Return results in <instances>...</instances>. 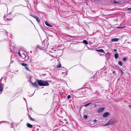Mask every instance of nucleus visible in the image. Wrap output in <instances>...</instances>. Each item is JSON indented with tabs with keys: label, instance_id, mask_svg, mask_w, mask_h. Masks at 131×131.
I'll list each match as a JSON object with an SVG mask.
<instances>
[{
	"label": "nucleus",
	"instance_id": "29",
	"mask_svg": "<svg viewBox=\"0 0 131 131\" xmlns=\"http://www.w3.org/2000/svg\"><path fill=\"white\" fill-rule=\"evenodd\" d=\"M11 127H13V124L12 123L11 124Z\"/></svg>",
	"mask_w": 131,
	"mask_h": 131
},
{
	"label": "nucleus",
	"instance_id": "16",
	"mask_svg": "<svg viewBox=\"0 0 131 131\" xmlns=\"http://www.w3.org/2000/svg\"><path fill=\"white\" fill-rule=\"evenodd\" d=\"M21 49H20L19 50V51H21ZM18 54L19 55V56L20 57H22V56L20 53V52L19 51V52H18Z\"/></svg>",
	"mask_w": 131,
	"mask_h": 131
},
{
	"label": "nucleus",
	"instance_id": "4",
	"mask_svg": "<svg viewBox=\"0 0 131 131\" xmlns=\"http://www.w3.org/2000/svg\"><path fill=\"white\" fill-rule=\"evenodd\" d=\"M110 115L108 112H106L104 113L103 115V116L104 117H106Z\"/></svg>",
	"mask_w": 131,
	"mask_h": 131
},
{
	"label": "nucleus",
	"instance_id": "28",
	"mask_svg": "<svg viewBox=\"0 0 131 131\" xmlns=\"http://www.w3.org/2000/svg\"><path fill=\"white\" fill-rule=\"evenodd\" d=\"M128 9L130 10H131V7L128 8Z\"/></svg>",
	"mask_w": 131,
	"mask_h": 131
},
{
	"label": "nucleus",
	"instance_id": "9",
	"mask_svg": "<svg viewBox=\"0 0 131 131\" xmlns=\"http://www.w3.org/2000/svg\"><path fill=\"white\" fill-rule=\"evenodd\" d=\"M6 17H6L5 16L4 17V19L5 21H6L8 20H9L10 19H9L8 18H7L8 17L7 15L6 16Z\"/></svg>",
	"mask_w": 131,
	"mask_h": 131
},
{
	"label": "nucleus",
	"instance_id": "26",
	"mask_svg": "<svg viewBox=\"0 0 131 131\" xmlns=\"http://www.w3.org/2000/svg\"><path fill=\"white\" fill-rule=\"evenodd\" d=\"M114 2L115 3H118V2H116L115 1H114Z\"/></svg>",
	"mask_w": 131,
	"mask_h": 131
},
{
	"label": "nucleus",
	"instance_id": "2",
	"mask_svg": "<svg viewBox=\"0 0 131 131\" xmlns=\"http://www.w3.org/2000/svg\"><path fill=\"white\" fill-rule=\"evenodd\" d=\"M117 122L116 121L113 120L112 119H111L108 121L107 123L104 125L105 126H107L108 125L113 124Z\"/></svg>",
	"mask_w": 131,
	"mask_h": 131
},
{
	"label": "nucleus",
	"instance_id": "30",
	"mask_svg": "<svg viewBox=\"0 0 131 131\" xmlns=\"http://www.w3.org/2000/svg\"><path fill=\"white\" fill-rule=\"evenodd\" d=\"M115 73V71H113V72H112V73L113 74H114Z\"/></svg>",
	"mask_w": 131,
	"mask_h": 131
},
{
	"label": "nucleus",
	"instance_id": "10",
	"mask_svg": "<svg viewBox=\"0 0 131 131\" xmlns=\"http://www.w3.org/2000/svg\"><path fill=\"white\" fill-rule=\"evenodd\" d=\"M115 58L116 59L117 58L119 57V55L117 53H116L114 55Z\"/></svg>",
	"mask_w": 131,
	"mask_h": 131
},
{
	"label": "nucleus",
	"instance_id": "12",
	"mask_svg": "<svg viewBox=\"0 0 131 131\" xmlns=\"http://www.w3.org/2000/svg\"><path fill=\"white\" fill-rule=\"evenodd\" d=\"M35 18L36 19V20L38 22H39L40 21V20L39 18L37 17H35Z\"/></svg>",
	"mask_w": 131,
	"mask_h": 131
},
{
	"label": "nucleus",
	"instance_id": "18",
	"mask_svg": "<svg viewBox=\"0 0 131 131\" xmlns=\"http://www.w3.org/2000/svg\"><path fill=\"white\" fill-rule=\"evenodd\" d=\"M61 64L60 63L57 66V68H60L61 67Z\"/></svg>",
	"mask_w": 131,
	"mask_h": 131
},
{
	"label": "nucleus",
	"instance_id": "23",
	"mask_svg": "<svg viewBox=\"0 0 131 131\" xmlns=\"http://www.w3.org/2000/svg\"><path fill=\"white\" fill-rule=\"evenodd\" d=\"M25 68L26 69V70H28V71H30V70H29V69H28V68L27 67H25Z\"/></svg>",
	"mask_w": 131,
	"mask_h": 131
},
{
	"label": "nucleus",
	"instance_id": "32",
	"mask_svg": "<svg viewBox=\"0 0 131 131\" xmlns=\"http://www.w3.org/2000/svg\"><path fill=\"white\" fill-rule=\"evenodd\" d=\"M121 72L122 73H123V72L122 70H121Z\"/></svg>",
	"mask_w": 131,
	"mask_h": 131
},
{
	"label": "nucleus",
	"instance_id": "5",
	"mask_svg": "<svg viewBox=\"0 0 131 131\" xmlns=\"http://www.w3.org/2000/svg\"><path fill=\"white\" fill-rule=\"evenodd\" d=\"M119 39L117 38H112L111 39V41L112 42H116L118 41Z\"/></svg>",
	"mask_w": 131,
	"mask_h": 131
},
{
	"label": "nucleus",
	"instance_id": "21",
	"mask_svg": "<svg viewBox=\"0 0 131 131\" xmlns=\"http://www.w3.org/2000/svg\"><path fill=\"white\" fill-rule=\"evenodd\" d=\"M127 60V59L126 57H124L123 59V60L124 61H125Z\"/></svg>",
	"mask_w": 131,
	"mask_h": 131
},
{
	"label": "nucleus",
	"instance_id": "6",
	"mask_svg": "<svg viewBox=\"0 0 131 131\" xmlns=\"http://www.w3.org/2000/svg\"><path fill=\"white\" fill-rule=\"evenodd\" d=\"M31 84L32 85L35 87H37L38 86L37 83L36 82L34 83L32 82H30Z\"/></svg>",
	"mask_w": 131,
	"mask_h": 131
},
{
	"label": "nucleus",
	"instance_id": "19",
	"mask_svg": "<svg viewBox=\"0 0 131 131\" xmlns=\"http://www.w3.org/2000/svg\"><path fill=\"white\" fill-rule=\"evenodd\" d=\"M71 95H69L67 96V99H69L71 98Z\"/></svg>",
	"mask_w": 131,
	"mask_h": 131
},
{
	"label": "nucleus",
	"instance_id": "24",
	"mask_svg": "<svg viewBox=\"0 0 131 131\" xmlns=\"http://www.w3.org/2000/svg\"><path fill=\"white\" fill-rule=\"evenodd\" d=\"M29 117L30 119V120L32 121H34V119L33 118H32L29 115Z\"/></svg>",
	"mask_w": 131,
	"mask_h": 131
},
{
	"label": "nucleus",
	"instance_id": "14",
	"mask_svg": "<svg viewBox=\"0 0 131 131\" xmlns=\"http://www.w3.org/2000/svg\"><path fill=\"white\" fill-rule=\"evenodd\" d=\"M118 64L119 65L121 66H122L123 64L122 62L121 61H118Z\"/></svg>",
	"mask_w": 131,
	"mask_h": 131
},
{
	"label": "nucleus",
	"instance_id": "15",
	"mask_svg": "<svg viewBox=\"0 0 131 131\" xmlns=\"http://www.w3.org/2000/svg\"><path fill=\"white\" fill-rule=\"evenodd\" d=\"M83 42L86 45H87L88 44V42L85 40H84L83 41Z\"/></svg>",
	"mask_w": 131,
	"mask_h": 131
},
{
	"label": "nucleus",
	"instance_id": "8",
	"mask_svg": "<svg viewBox=\"0 0 131 131\" xmlns=\"http://www.w3.org/2000/svg\"><path fill=\"white\" fill-rule=\"evenodd\" d=\"M96 51H97L101 52L104 53V50L103 49H99V50H96Z\"/></svg>",
	"mask_w": 131,
	"mask_h": 131
},
{
	"label": "nucleus",
	"instance_id": "13",
	"mask_svg": "<svg viewBox=\"0 0 131 131\" xmlns=\"http://www.w3.org/2000/svg\"><path fill=\"white\" fill-rule=\"evenodd\" d=\"M21 64L22 66L25 67H26L27 65V64L24 63H21Z\"/></svg>",
	"mask_w": 131,
	"mask_h": 131
},
{
	"label": "nucleus",
	"instance_id": "33",
	"mask_svg": "<svg viewBox=\"0 0 131 131\" xmlns=\"http://www.w3.org/2000/svg\"><path fill=\"white\" fill-rule=\"evenodd\" d=\"M114 50L115 51H117V50L116 49H114Z\"/></svg>",
	"mask_w": 131,
	"mask_h": 131
},
{
	"label": "nucleus",
	"instance_id": "11",
	"mask_svg": "<svg viewBox=\"0 0 131 131\" xmlns=\"http://www.w3.org/2000/svg\"><path fill=\"white\" fill-rule=\"evenodd\" d=\"M27 127L30 128H31L32 127V125L29 123H27Z\"/></svg>",
	"mask_w": 131,
	"mask_h": 131
},
{
	"label": "nucleus",
	"instance_id": "1",
	"mask_svg": "<svg viewBox=\"0 0 131 131\" xmlns=\"http://www.w3.org/2000/svg\"><path fill=\"white\" fill-rule=\"evenodd\" d=\"M37 81L38 84L40 86H47L49 85L47 81H44L42 80H38Z\"/></svg>",
	"mask_w": 131,
	"mask_h": 131
},
{
	"label": "nucleus",
	"instance_id": "34",
	"mask_svg": "<svg viewBox=\"0 0 131 131\" xmlns=\"http://www.w3.org/2000/svg\"><path fill=\"white\" fill-rule=\"evenodd\" d=\"M38 130H39V129L38 128Z\"/></svg>",
	"mask_w": 131,
	"mask_h": 131
},
{
	"label": "nucleus",
	"instance_id": "22",
	"mask_svg": "<svg viewBox=\"0 0 131 131\" xmlns=\"http://www.w3.org/2000/svg\"><path fill=\"white\" fill-rule=\"evenodd\" d=\"M88 116L87 115H84V119H86L87 118Z\"/></svg>",
	"mask_w": 131,
	"mask_h": 131
},
{
	"label": "nucleus",
	"instance_id": "20",
	"mask_svg": "<svg viewBox=\"0 0 131 131\" xmlns=\"http://www.w3.org/2000/svg\"><path fill=\"white\" fill-rule=\"evenodd\" d=\"M91 103H89L88 104H85V105L84 106L85 107L87 106H88Z\"/></svg>",
	"mask_w": 131,
	"mask_h": 131
},
{
	"label": "nucleus",
	"instance_id": "25",
	"mask_svg": "<svg viewBox=\"0 0 131 131\" xmlns=\"http://www.w3.org/2000/svg\"><path fill=\"white\" fill-rule=\"evenodd\" d=\"M117 27V28H123L124 27Z\"/></svg>",
	"mask_w": 131,
	"mask_h": 131
},
{
	"label": "nucleus",
	"instance_id": "17",
	"mask_svg": "<svg viewBox=\"0 0 131 131\" xmlns=\"http://www.w3.org/2000/svg\"><path fill=\"white\" fill-rule=\"evenodd\" d=\"M3 90L2 88V84L0 83V91H2Z\"/></svg>",
	"mask_w": 131,
	"mask_h": 131
},
{
	"label": "nucleus",
	"instance_id": "27",
	"mask_svg": "<svg viewBox=\"0 0 131 131\" xmlns=\"http://www.w3.org/2000/svg\"><path fill=\"white\" fill-rule=\"evenodd\" d=\"M93 121V122H94V123H95L96 122V119H94Z\"/></svg>",
	"mask_w": 131,
	"mask_h": 131
},
{
	"label": "nucleus",
	"instance_id": "3",
	"mask_svg": "<svg viewBox=\"0 0 131 131\" xmlns=\"http://www.w3.org/2000/svg\"><path fill=\"white\" fill-rule=\"evenodd\" d=\"M104 109L105 108L104 107H101L97 110V112L99 113L102 112L104 110Z\"/></svg>",
	"mask_w": 131,
	"mask_h": 131
},
{
	"label": "nucleus",
	"instance_id": "31",
	"mask_svg": "<svg viewBox=\"0 0 131 131\" xmlns=\"http://www.w3.org/2000/svg\"><path fill=\"white\" fill-rule=\"evenodd\" d=\"M128 106L129 107L131 108V105H129Z\"/></svg>",
	"mask_w": 131,
	"mask_h": 131
},
{
	"label": "nucleus",
	"instance_id": "7",
	"mask_svg": "<svg viewBox=\"0 0 131 131\" xmlns=\"http://www.w3.org/2000/svg\"><path fill=\"white\" fill-rule=\"evenodd\" d=\"M45 24L47 26L50 27H52V26L49 24L47 21H45Z\"/></svg>",
	"mask_w": 131,
	"mask_h": 131
}]
</instances>
